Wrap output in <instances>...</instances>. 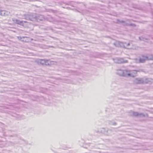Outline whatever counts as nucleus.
Listing matches in <instances>:
<instances>
[{"mask_svg": "<svg viewBox=\"0 0 153 153\" xmlns=\"http://www.w3.org/2000/svg\"><path fill=\"white\" fill-rule=\"evenodd\" d=\"M116 124V122H114L113 124H112V125H115Z\"/></svg>", "mask_w": 153, "mask_h": 153, "instance_id": "16", "label": "nucleus"}, {"mask_svg": "<svg viewBox=\"0 0 153 153\" xmlns=\"http://www.w3.org/2000/svg\"><path fill=\"white\" fill-rule=\"evenodd\" d=\"M114 44L115 46L118 47H121L127 48V47L130 45V44L129 43L127 44L126 43H123L119 41H117L114 43Z\"/></svg>", "mask_w": 153, "mask_h": 153, "instance_id": "2", "label": "nucleus"}, {"mask_svg": "<svg viewBox=\"0 0 153 153\" xmlns=\"http://www.w3.org/2000/svg\"><path fill=\"white\" fill-rule=\"evenodd\" d=\"M23 21V23H27V22L26 21Z\"/></svg>", "mask_w": 153, "mask_h": 153, "instance_id": "17", "label": "nucleus"}, {"mask_svg": "<svg viewBox=\"0 0 153 153\" xmlns=\"http://www.w3.org/2000/svg\"><path fill=\"white\" fill-rule=\"evenodd\" d=\"M36 20L35 21L39 22L41 21H42L45 19V18L44 16L38 14H36Z\"/></svg>", "mask_w": 153, "mask_h": 153, "instance_id": "9", "label": "nucleus"}, {"mask_svg": "<svg viewBox=\"0 0 153 153\" xmlns=\"http://www.w3.org/2000/svg\"><path fill=\"white\" fill-rule=\"evenodd\" d=\"M146 60H148L147 57L145 56H142L139 59H135V60L136 63H143Z\"/></svg>", "mask_w": 153, "mask_h": 153, "instance_id": "5", "label": "nucleus"}, {"mask_svg": "<svg viewBox=\"0 0 153 153\" xmlns=\"http://www.w3.org/2000/svg\"><path fill=\"white\" fill-rule=\"evenodd\" d=\"M147 57L148 60H153V55H149Z\"/></svg>", "mask_w": 153, "mask_h": 153, "instance_id": "14", "label": "nucleus"}, {"mask_svg": "<svg viewBox=\"0 0 153 153\" xmlns=\"http://www.w3.org/2000/svg\"><path fill=\"white\" fill-rule=\"evenodd\" d=\"M7 13V12L5 10H0V15L1 16H4L7 15H8Z\"/></svg>", "mask_w": 153, "mask_h": 153, "instance_id": "13", "label": "nucleus"}, {"mask_svg": "<svg viewBox=\"0 0 153 153\" xmlns=\"http://www.w3.org/2000/svg\"><path fill=\"white\" fill-rule=\"evenodd\" d=\"M12 20L14 22L18 24L23 26L24 25V23H23V21H20L19 20L15 19H13Z\"/></svg>", "mask_w": 153, "mask_h": 153, "instance_id": "10", "label": "nucleus"}, {"mask_svg": "<svg viewBox=\"0 0 153 153\" xmlns=\"http://www.w3.org/2000/svg\"><path fill=\"white\" fill-rule=\"evenodd\" d=\"M133 115L135 116L139 117H143L145 116L142 113H139L137 112H134L133 113Z\"/></svg>", "mask_w": 153, "mask_h": 153, "instance_id": "11", "label": "nucleus"}, {"mask_svg": "<svg viewBox=\"0 0 153 153\" xmlns=\"http://www.w3.org/2000/svg\"><path fill=\"white\" fill-rule=\"evenodd\" d=\"M100 132L105 135L109 136L111 135V131L110 129L106 130L105 128H102L101 129Z\"/></svg>", "mask_w": 153, "mask_h": 153, "instance_id": "8", "label": "nucleus"}, {"mask_svg": "<svg viewBox=\"0 0 153 153\" xmlns=\"http://www.w3.org/2000/svg\"><path fill=\"white\" fill-rule=\"evenodd\" d=\"M113 60L115 63L118 64L126 63L128 62L127 60H124L123 58L118 57L113 59Z\"/></svg>", "mask_w": 153, "mask_h": 153, "instance_id": "3", "label": "nucleus"}, {"mask_svg": "<svg viewBox=\"0 0 153 153\" xmlns=\"http://www.w3.org/2000/svg\"><path fill=\"white\" fill-rule=\"evenodd\" d=\"M134 82L136 84H141L144 83V82L142 79H136L134 80Z\"/></svg>", "mask_w": 153, "mask_h": 153, "instance_id": "12", "label": "nucleus"}, {"mask_svg": "<svg viewBox=\"0 0 153 153\" xmlns=\"http://www.w3.org/2000/svg\"><path fill=\"white\" fill-rule=\"evenodd\" d=\"M24 18L22 19H26L28 20H31L35 21L36 20V14H25L24 15Z\"/></svg>", "mask_w": 153, "mask_h": 153, "instance_id": "1", "label": "nucleus"}, {"mask_svg": "<svg viewBox=\"0 0 153 153\" xmlns=\"http://www.w3.org/2000/svg\"><path fill=\"white\" fill-rule=\"evenodd\" d=\"M139 38L140 40H143V38L142 37H139Z\"/></svg>", "mask_w": 153, "mask_h": 153, "instance_id": "15", "label": "nucleus"}, {"mask_svg": "<svg viewBox=\"0 0 153 153\" xmlns=\"http://www.w3.org/2000/svg\"><path fill=\"white\" fill-rule=\"evenodd\" d=\"M127 70H118L117 71V74L120 76H127Z\"/></svg>", "mask_w": 153, "mask_h": 153, "instance_id": "7", "label": "nucleus"}, {"mask_svg": "<svg viewBox=\"0 0 153 153\" xmlns=\"http://www.w3.org/2000/svg\"><path fill=\"white\" fill-rule=\"evenodd\" d=\"M127 76L134 77L136 76L137 71L135 70H127Z\"/></svg>", "mask_w": 153, "mask_h": 153, "instance_id": "4", "label": "nucleus"}, {"mask_svg": "<svg viewBox=\"0 0 153 153\" xmlns=\"http://www.w3.org/2000/svg\"><path fill=\"white\" fill-rule=\"evenodd\" d=\"M131 25H134V24H131Z\"/></svg>", "mask_w": 153, "mask_h": 153, "instance_id": "18", "label": "nucleus"}, {"mask_svg": "<svg viewBox=\"0 0 153 153\" xmlns=\"http://www.w3.org/2000/svg\"><path fill=\"white\" fill-rule=\"evenodd\" d=\"M37 62L42 65H49L50 61L49 60L46 59H39L38 60Z\"/></svg>", "mask_w": 153, "mask_h": 153, "instance_id": "6", "label": "nucleus"}]
</instances>
